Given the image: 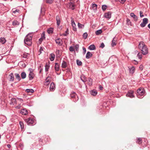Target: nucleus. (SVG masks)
Wrapping results in <instances>:
<instances>
[{
	"mask_svg": "<svg viewBox=\"0 0 150 150\" xmlns=\"http://www.w3.org/2000/svg\"><path fill=\"white\" fill-rule=\"evenodd\" d=\"M138 47L143 55H146L148 53V48L144 42H140L139 45Z\"/></svg>",
	"mask_w": 150,
	"mask_h": 150,
	"instance_id": "nucleus-1",
	"label": "nucleus"
},
{
	"mask_svg": "<svg viewBox=\"0 0 150 150\" xmlns=\"http://www.w3.org/2000/svg\"><path fill=\"white\" fill-rule=\"evenodd\" d=\"M32 37L31 34H28L25 37L24 42L25 44L28 46H30L32 45Z\"/></svg>",
	"mask_w": 150,
	"mask_h": 150,
	"instance_id": "nucleus-2",
	"label": "nucleus"
},
{
	"mask_svg": "<svg viewBox=\"0 0 150 150\" xmlns=\"http://www.w3.org/2000/svg\"><path fill=\"white\" fill-rule=\"evenodd\" d=\"M145 93V91L144 88H139L137 91V95L138 98H142V96H144Z\"/></svg>",
	"mask_w": 150,
	"mask_h": 150,
	"instance_id": "nucleus-3",
	"label": "nucleus"
},
{
	"mask_svg": "<svg viewBox=\"0 0 150 150\" xmlns=\"http://www.w3.org/2000/svg\"><path fill=\"white\" fill-rule=\"evenodd\" d=\"M70 97L72 98H74V101H76L78 100L79 98L76 93L74 92H72L70 95Z\"/></svg>",
	"mask_w": 150,
	"mask_h": 150,
	"instance_id": "nucleus-4",
	"label": "nucleus"
},
{
	"mask_svg": "<svg viewBox=\"0 0 150 150\" xmlns=\"http://www.w3.org/2000/svg\"><path fill=\"white\" fill-rule=\"evenodd\" d=\"M25 121L28 125H32L34 123V120L30 118L26 119Z\"/></svg>",
	"mask_w": 150,
	"mask_h": 150,
	"instance_id": "nucleus-5",
	"label": "nucleus"
},
{
	"mask_svg": "<svg viewBox=\"0 0 150 150\" xmlns=\"http://www.w3.org/2000/svg\"><path fill=\"white\" fill-rule=\"evenodd\" d=\"M148 23V19L147 18H144L143 19V22H142L140 24V26L142 27L143 28Z\"/></svg>",
	"mask_w": 150,
	"mask_h": 150,
	"instance_id": "nucleus-6",
	"label": "nucleus"
},
{
	"mask_svg": "<svg viewBox=\"0 0 150 150\" xmlns=\"http://www.w3.org/2000/svg\"><path fill=\"white\" fill-rule=\"evenodd\" d=\"M134 91H129L126 94V96L127 97H129L131 98H133L134 96L133 95Z\"/></svg>",
	"mask_w": 150,
	"mask_h": 150,
	"instance_id": "nucleus-7",
	"label": "nucleus"
},
{
	"mask_svg": "<svg viewBox=\"0 0 150 150\" xmlns=\"http://www.w3.org/2000/svg\"><path fill=\"white\" fill-rule=\"evenodd\" d=\"M55 85L53 82H52L50 86V90L51 91H53L55 90Z\"/></svg>",
	"mask_w": 150,
	"mask_h": 150,
	"instance_id": "nucleus-8",
	"label": "nucleus"
},
{
	"mask_svg": "<svg viewBox=\"0 0 150 150\" xmlns=\"http://www.w3.org/2000/svg\"><path fill=\"white\" fill-rule=\"evenodd\" d=\"M56 20L57 21V24L58 26H59L61 22V18L59 16H56Z\"/></svg>",
	"mask_w": 150,
	"mask_h": 150,
	"instance_id": "nucleus-9",
	"label": "nucleus"
},
{
	"mask_svg": "<svg viewBox=\"0 0 150 150\" xmlns=\"http://www.w3.org/2000/svg\"><path fill=\"white\" fill-rule=\"evenodd\" d=\"M111 13L110 11H109L107 13H105L104 16L105 18L110 19V18L111 17Z\"/></svg>",
	"mask_w": 150,
	"mask_h": 150,
	"instance_id": "nucleus-10",
	"label": "nucleus"
},
{
	"mask_svg": "<svg viewBox=\"0 0 150 150\" xmlns=\"http://www.w3.org/2000/svg\"><path fill=\"white\" fill-rule=\"evenodd\" d=\"M71 24L73 27V29L74 31H76V25L73 20H71Z\"/></svg>",
	"mask_w": 150,
	"mask_h": 150,
	"instance_id": "nucleus-11",
	"label": "nucleus"
},
{
	"mask_svg": "<svg viewBox=\"0 0 150 150\" xmlns=\"http://www.w3.org/2000/svg\"><path fill=\"white\" fill-rule=\"evenodd\" d=\"M16 100L15 98H12L11 100L10 104L11 105H14L15 104H16Z\"/></svg>",
	"mask_w": 150,
	"mask_h": 150,
	"instance_id": "nucleus-12",
	"label": "nucleus"
},
{
	"mask_svg": "<svg viewBox=\"0 0 150 150\" xmlns=\"http://www.w3.org/2000/svg\"><path fill=\"white\" fill-rule=\"evenodd\" d=\"M9 81H14V77L13 73H11L9 75Z\"/></svg>",
	"mask_w": 150,
	"mask_h": 150,
	"instance_id": "nucleus-13",
	"label": "nucleus"
},
{
	"mask_svg": "<svg viewBox=\"0 0 150 150\" xmlns=\"http://www.w3.org/2000/svg\"><path fill=\"white\" fill-rule=\"evenodd\" d=\"M93 56L92 54L90 52H88L86 55V58L88 59L91 57Z\"/></svg>",
	"mask_w": 150,
	"mask_h": 150,
	"instance_id": "nucleus-14",
	"label": "nucleus"
},
{
	"mask_svg": "<svg viewBox=\"0 0 150 150\" xmlns=\"http://www.w3.org/2000/svg\"><path fill=\"white\" fill-rule=\"evenodd\" d=\"M61 40L59 38H58L55 40L56 43L60 46L62 45V44L61 43Z\"/></svg>",
	"mask_w": 150,
	"mask_h": 150,
	"instance_id": "nucleus-15",
	"label": "nucleus"
},
{
	"mask_svg": "<svg viewBox=\"0 0 150 150\" xmlns=\"http://www.w3.org/2000/svg\"><path fill=\"white\" fill-rule=\"evenodd\" d=\"M20 112L22 115H26L27 114H28V113L27 111L25 109L22 110Z\"/></svg>",
	"mask_w": 150,
	"mask_h": 150,
	"instance_id": "nucleus-16",
	"label": "nucleus"
},
{
	"mask_svg": "<svg viewBox=\"0 0 150 150\" xmlns=\"http://www.w3.org/2000/svg\"><path fill=\"white\" fill-rule=\"evenodd\" d=\"M6 42V40L4 38H0V42L1 44H4Z\"/></svg>",
	"mask_w": 150,
	"mask_h": 150,
	"instance_id": "nucleus-17",
	"label": "nucleus"
},
{
	"mask_svg": "<svg viewBox=\"0 0 150 150\" xmlns=\"http://www.w3.org/2000/svg\"><path fill=\"white\" fill-rule=\"evenodd\" d=\"M28 76L30 80L34 78V74L33 72H30Z\"/></svg>",
	"mask_w": 150,
	"mask_h": 150,
	"instance_id": "nucleus-18",
	"label": "nucleus"
},
{
	"mask_svg": "<svg viewBox=\"0 0 150 150\" xmlns=\"http://www.w3.org/2000/svg\"><path fill=\"white\" fill-rule=\"evenodd\" d=\"M90 93L92 95L95 96L97 94V92L95 90H93L91 91Z\"/></svg>",
	"mask_w": 150,
	"mask_h": 150,
	"instance_id": "nucleus-19",
	"label": "nucleus"
},
{
	"mask_svg": "<svg viewBox=\"0 0 150 150\" xmlns=\"http://www.w3.org/2000/svg\"><path fill=\"white\" fill-rule=\"evenodd\" d=\"M53 28H50L47 30V32L48 34H51L53 33Z\"/></svg>",
	"mask_w": 150,
	"mask_h": 150,
	"instance_id": "nucleus-20",
	"label": "nucleus"
},
{
	"mask_svg": "<svg viewBox=\"0 0 150 150\" xmlns=\"http://www.w3.org/2000/svg\"><path fill=\"white\" fill-rule=\"evenodd\" d=\"M130 16L132 17L133 18H134V19L135 20L137 21V19H138L137 17V16H136L134 14V13H130Z\"/></svg>",
	"mask_w": 150,
	"mask_h": 150,
	"instance_id": "nucleus-21",
	"label": "nucleus"
},
{
	"mask_svg": "<svg viewBox=\"0 0 150 150\" xmlns=\"http://www.w3.org/2000/svg\"><path fill=\"white\" fill-rule=\"evenodd\" d=\"M88 49L90 50H94L96 49V47L94 45H91L88 47Z\"/></svg>",
	"mask_w": 150,
	"mask_h": 150,
	"instance_id": "nucleus-22",
	"label": "nucleus"
},
{
	"mask_svg": "<svg viewBox=\"0 0 150 150\" xmlns=\"http://www.w3.org/2000/svg\"><path fill=\"white\" fill-rule=\"evenodd\" d=\"M19 23L18 21L17 20H14L12 22V25L13 26L16 25H19Z\"/></svg>",
	"mask_w": 150,
	"mask_h": 150,
	"instance_id": "nucleus-23",
	"label": "nucleus"
},
{
	"mask_svg": "<svg viewBox=\"0 0 150 150\" xmlns=\"http://www.w3.org/2000/svg\"><path fill=\"white\" fill-rule=\"evenodd\" d=\"M15 76L16 79H18V81H20L21 80V78L19 74L18 73H15Z\"/></svg>",
	"mask_w": 150,
	"mask_h": 150,
	"instance_id": "nucleus-24",
	"label": "nucleus"
},
{
	"mask_svg": "<svg viewBox=\"0 0 150 150\" xmlns=\"http://www.w3.org/2000/svg\"><path fill=\"white\" fill-rule=\"evenodd\" d=\"M67 63L64 61H63L62 64V67L64 68H65L67 67Z\"/></svg>",
	"mask_w": 150,
	"mask_h": 150,
	"instance_id": "nucleus-25",
	"label": "nucleus"
},
{
	"mask_svg": "<svg viewBox=\"0 0 150 150\" xmlns=\"http://www.w3.org/2000/svg\"><path fill=\"white\" fill-rule=\"evenodd\" d=\"M21 76L22 79H24L26 77V74L24 72H23L21 73Z\"/></svg>",
	"mask_w": 150,
	"mask_h": 150,
	"instance_id": "nucleus-26",
	"label": "nucleus"
},
{
	"mask_svg": "<svg viewBox=\"0 0 150 150\" xmlns=\"http://www.w3.org/2000/svg\"><path fill=\"white\" fill-rule=\"evenodd\" d=\"M59 64L57 63H55V69L56 71H58L59 70Z\"/></svg>",
	"mask_w": 150,
	"mask_h": 150,
	"instance_id": "nucleus-27",
	"label": "nucleus"
},
{
	"mask_svg": "<svg viewBox=\"0 0 150 150\" xmlns=\"http://www.w3.org/2000/svg\"><path fill=\"white\" fill-rule=\"evenodd\" d=\"M51 57L50 58V59L51 61H53L55 58V55L53 53H52L50 54Z\"/></svg>",
	"mask_w": 150,
	"mask_h": 150,
	"instance_id": "nucleus-28",
	"label": "nucleus"
},
{
	"mask_svg": "<svg viewBox=\"0 0 150 150\" xmlns=\"http://www.w3.org/2000/svg\"><path fill=\"white\" fill-rule=\"evenodd\" d=\"M46 3L47 4H52L54 0H44Z\"/></svg>",
	"mask_w": 150,
	"mask_h": 150,
	"instance_id": "nucleus-29",
	"label": "nucleus"
},
{
	"mask_svg": "<svg viewBox=\"0 0 150 150\" xmlns=\"http://www.w3.org/2000/svg\"><path fill=\"white\" fill-rule=\"evenodd\" d=\"M129 72L131 74H133L134 72L135 68L132 67L129 69Z\"/></svg>",
	"mask_w": 150,
	"mask_h": 150,
	"instance_id": "nucleus-30",
	"label": "nucleus"
},
{
	"mask_svg": "<svg viewBox=\"0 0 150 150\" xmlns=\"http://www.w3.org/2000/svg\"><path fill=\"white\" fill-rule=\"evenodd\" d=\"M88 83L89 85L90 86L92 85V79L91 78H88Z\"/></svg>",
	"mask_w": 150,
	"mask_h": 150,
	"instance_id": "nucleus-31",
	"label": "nucleus"
},
{
	"mask_svg": "<svg viewBox=\"0 0 150 150\" xmlns=\"http://www.w3.org/2000/svg\"><path fill=\"white\" fill-rule=\"evenodd\" d=\"M26 92L28 93L34 92V90L33 89H27L25 90Z\"/></svg>",
	"mask_w": 150,
	"mask_h": 150,
	"instance_id": "nucleus-32",
	"label": "nucleus"
},
{
	"mask_svg": "<svg viewBox=\"0 0 150 150\" xmlns=\"http://www.w3.org/2000/svg\"><path fill=\"white\" fill-rule=\"evenodd\" d=\"M77 64L79 66L82 65V62H81L78 59H77L76 61Z\"/></svg>",
	"mask_w": 150,
	"mask_h": 150,
	"instance_id": "nucleus-33",
	"label": "nucleus"
},
{
	"mask_svg": "<svg viewBox=\"0 0 150 150\" xmlns=\"http://www.w3.org/2000/svg\"><path fill=\"white\" fill-rule=\"evenodd\" d=\"M102 32V31L101 29L98 30L96 32V34L97 35H99Z\"/></svg>",
	"mask_w": 150,
	"mask_h": 150,
	"instance_id": "nucleus-34",
	"label": "nucleus"
},
{
	"mask_svg": "<svg viewBox=\"0 0 150 150\" xmlns=\"http://www.w3.org/2000/svg\"><path fill=\"white\" fill-rule=\"evenodd\" d=\"M78 27L79 28H82L84 27V25L78 23Z\"/></svg>",
	"mask_w": 150,
	"mask_h": 150,
	"instance_id": "nucleus-35",
	"label": "nucleus"
},
{
	"mask_svg": "<svg viewBox=\"0 0 150 150\" xmlns=\"http://www.w3.org/2000/svg\"><path fill=\"white\" fill-rule=\"evenodd\" d=\"M29 55V54L27 53H24L23 54V57L25 58H27Z\"/></svg>",
	"mask_w": 150,
	"mask_h": 150,
	"instance_id": "nucleus-36",
	"label": "nucleus"
},
{
	"mask_svg": "<svg viewBox=\"0 0 150 150\" xmlns=\"http://www.w3.org/2000/svg\"><path fill=\"white\" fill-rule=\"evenodd\" d=\"M19 124L21 126V129H23L24 128V124H23V122L21 121L20 122Z\"/></svg>",
	"mask_w": 150,
	"mask_h": 150,
	"instance_id": "nucleus-37",
	"label": "nucleus"
},
{
	"mask_svg": "<svg viewBox=\"0 0 150 150\" xmlns=\"http://www.w3.org/2000/svg\"><path fill=\"white\" fill-rule=\"evenodd\" d=\"M107 8V6L105 5H103L102 6V9L103 11H105Z\"/></svg>",
	"mask_w": 150,
	"mask_h": 150,
	"instance_id": "nucleus-38",
	"label": "nucleus"
},
{
	"mask_svg": "<svg viewBox=\"0 0 150 150\" xmlns=\"http://www.w3.org/2000/svg\"><path fill=\"white\" fill-rule=\"evenodd\" d=\"M92 7L94 10H96L97 8V5L95 4H93L92 5Z\"/></svg>",
	"mask_w": 150,
	"mask_h": 150,
	"instance_id": "nucleus-39",
	"label": "nucleus"
},
{
	"mask_svg": "<svg viewBox=\"0 0 150 150\" xmlns=\"http://www.w3.org/2000/svg\"><path fill=\"white\" fill-rule=\"evenodd\" d=\"M115 38H114L112 41V43H111L112 46V47L116 45L115 43V40H114Z\"/></svg>",
	"mask_w": 150,
	"mask_h": 150,
	"instance_id": "nucleus-40",
	"label": "nucleus"
},
{
	"mask_svg": "<svg viewBox=\"0 0 150 150\" xmlns=\"http://www.w3.org/2000/svg\"><path fill=\"white\" fill-rule=\"evenodd\" d=\"M87 36L88 34L86 32L84 33L83 35V37L84 39H86L87 38Z\"/></svg>",
	"mask_w": 150,
	"mask_h": 150,
	"instance_id": "nucleus-41",
	"label": "nucleus"
},
{
	"mask_svg": "<svg viewBox=\"0 0 150 150\" xmlns=\"http://www.w3.org/2000/svg\"><path fill=\"white\" fill-rule=\"evenodd\" d=\"M127 23V24L129 25H131V23L130 21V20L129 19L127 18L126 20Z\"/></svg>",
	"mask_w": 150,
	"mask_h": 150,
	"instance_id": "nucleus-42",
	"label": "nucleus"
},
{
	"mask_svg": "<svg viewBox=\"0 0 150 150\" xmlns=\"http://www.w3.org/2000/svg\"><path fill=\"white\" fill-rule=\"evenodd\" d=\"M69 34V30L67 28L65 31V33L63 34V35L64 36H66Z\"/></svg>",
	"mask_w": 150,
	"mask_h": 150,
	"instance_id": "nucleus-43",
	"label": "nucleus"
},
{
	"mask_svg": "<svg viewBox=\"0 0 150 150\" xmlns=\"http://www.w3.org/2000/svg\"><path fill=\"white\" fill-rule=\"evenodd\" d=\"M49 66L48 65L46 64L45 66V71L46 72L48 71Z\"/></svg>",
	"mask_w": 150,
	"mask_h": 150,
	"instance_id": "nucleus-44",
	"label": "nucleus"
},
{
	"mask_svg": "<svg viewBox=\"0 0 150 150\" xmlns=\"http://www.w3.org/2000/svg\"><path fill=\"white\" fill-rule=\"evenodd\" d=\"M70 7L72 9L74 10V5L72 3L70 5Z\"/></svg>",
	"mask_w": 150,
	"mask_h": 150,
	"instance_id": "nucleus-45",
	"label": "nucleus"
},
{
	"mask_svg": "<svg viewBox=\"0 0 150 150\" xmlns=\"http://www.w3.org/2000/svg\"><path fill=\"white\" fill-rule=\"evenodd\" d=\"M137 142L139 144H140L142 143V139L141 138H139L137 141Z\"/></svg>",
	"mask_w": 150,
	"mask_h": 150,
	"instance_id": "nucleus-46",
	"label": "nucleus"
},
{
	"mask_svg": "<svg viewBox=\"0 0 150 150\" xmlns=\"http://www.w3.org/2000/svg\"><path fill=\"white\" fill-rule=\"evenodd\" d=\"M137 56L139 59H141L142 58V54L141 53H139L137 54Z\"/></svg>",
	"mask_w": 150,
	"mask_h": 150,
	"instance_id": "nucleus-47",
	"label": "nucleus"
},
{
	"mask_svg": "<svg viewBox=\"0 0 150 150\" xmlns=\"http://www.w3.org/2000/svg\"><path fill=\"white\" fill-rule=\"evenodd\" d=\"M43 51V48L42 47H40L39 52V53L38 54L39 55H40L42 53V51Z\"/></svg>",
	"mask_w": 150,
	"mask_h": 150,
	"instance_id": "nucleus-48",
	"label": "nucleus"
},
{
	"mask_svg": "<svg viewBox=\"0 0 150 150\" xmlns=\"http://www.w3.org/2000/svg\"><path fill=\"white\" fill-rule=\"evenodd\" d=\"M69 51L71 52H73L74 51V50L73 47L71 46L69 48Z\"/></svg>",
	"mask_w": 150,
	"mask_h": 150,
	"instance_id": "nucleus-49",
	"label": "nucleus"
},
{
	"mask_svg": "<svg viewBox=\"0 0 150 150\" xmlns=\"http://www.w3.org/2000/svg\"><path fill=\"white\" fill-rule=\"evenodd\" d=\"M83 54H85L86 52V49L84 47H83Z\"/></svg>",
	"mask_w": 150,
	"mask_h": 150,
	"instance_id": "nucleus-50",
	"label": "nucleus"
},
{
	"mask_svg": "<svg viewBox=\"0 0 150 150\" xmlns=\"http://www.w3.org/2000/svg\"><path fill=\"white\" fill-rule=\"evenodd\" d=\"M140 16L141 18L144 16V15L143 14V12L142 11H140Z\"/></svg>",
	"mask_w": 150,
	"mask_h": 150,
	"instance_id": "nucleus-51",
	"label": "nucleus"
},
{
	"mask_svg": "<svg viewBox=\"0 0 150 150\" xmlns=\"http://www.w3.org/2000/svg\"><path fill=\"white\" fill-rule=\"evenodd\" d=\"M79 47V45L76 44V45H75V47L76 51H77V50H78Z\"/></svg>",
	"mask_w": 150,
	"mask_h": 150,
	"instance_id": "nucleus-52",
	"label": "nucleus"
},
{
	"mask_svg": "<svg viewBox=\"0 0 150 150\" xmlns=\"http://www.w3.org/2000/svg\"><path fill=\"white\" fill-rule=\"evenodd\" d=\"M105 47V45H104V44L103 43V42H102L101 45H100V47H101V48H103L104 47Z\"/></svg>",
	"mask_w": 150,
	"mask_h": 150,
	"instance_id": "nucleus-53",
	"label": "nucleus"
},
{
	"mask_svg": "<svg viewBox=\"0 0 150 150\" xmlns=\"http://www.w3.org/2000/svg\"><path fill=\"white\" fill-rule=\"evenodd\" d=\"M122 4H124L125 1H126V0H118Z\"/></svg>",
	"mask_w": 150,
	"mask_h": 150,
	"instance_id": "nucleus-54",
	"label": "nucleus"
},
{
	"mask_svg": "<svg viewBox=\"0 0 150 150\" xmlns=\"http://www.w3.org/2000/svg\"><path fill=\"white\" fill-rule=\"evenodd\" d=\"M139 68L140 70H142L143 69V66L141 65L139 66Z\"/></svg>",
	"mask_w": 150,
	"mask_h": 150,
	"instance_id": "nucleus-55",
	"label": "nucleus"
},
{
	"mask_svg": "<svg viewBox=\"0 0 150 150\" xmlns=\"http://www.w3.org/2000/svg\"><path fill=\"white\" fill-rule=\"evenodd\" d=\"M19 10L18 9H16L15 11H13V12L14 13H15L16 12H19Z\"/></svg>",
	"mask_w": 150,
	"mask_h": 150,
	"instance_id": "nucleus-56",
	"label": "nucleus"
},
{
	"mask_svg": "<svg viewBox=\"0 0 150 150\" xmlns=\"http://www.w3.org/2000/svg\"><path fill=\"white\" fill-rule=\"evenodd\" d=\"M21 107V105H19L18 106L16 107V108L17 109H19Z\"/></svg>",
	"mask_w": 150,
	"mask_h": 150,
	"instance_id": "nucleus-57",
	"label": "nucleus"
},
{
	"mask_svg": "<svg viewBox=\"0 0 150 150\" xmlns=\"http://www.w3.org/2000/svg\"><path fill=\"white\" fill-rule=\"evenodd\" d=\"M48 78H47L46 79V82L47 83H48V84L50 83V81L49 79H47Z\"/></svg>",
	"mask_w": 150,
	"mask_h": 150,
	"instance_id": "nucleus-58",
	"label": "nucleus"
},
{
	"mask_svg": "<svg viewBox=\"0 0 150 150\" xmlns=\"http://www.w3.org/2000/svg\"><path fill=\"white\" fill-rule=\"evenodd\" d=\"M29 70L30 72H33V69L31 68H29Z\"/></svg>",
	"mask_w": 150,
	"mask_h": 150,
	"instance_id": "nucleus-59",
	"label": "nucleus"
},
{
	"mask_svg": "<svg viewBox=\"0 0 150 150\" xmlns=\"http://www.w3.org/2000/svg\"><path fill=\"white\" fill-rule=\"evenodd\" d=\"M56 52L57 54H59V50H57Z\"/></svg>",
	"mask_w": 150,
	"mask_h": 150,
	"instance_id": "nucleus-60",
	"label": "nucleus"
},
{
	"mask_svg": "<svg viewBox=\"0 0 150 150\" xmlns=\"http://www.w3.org/2000/svg\"><path fill=\"white\" fill-rule=\"evenodd\" d=\"M7 146L8 148H10L11 147V145L9 144H8L7 145Z\"/></svg>",
	"mask_w": 150,
	"mask_h": 150,
	"instance_id": "nucleus-61",
	"label": "nucleus"
},
{
	"mask_svg": "<svg viewBox=\"0 0 150 150\" xmlns=\"http://www.w3.org/2000/svg\"><path fill=\"white\" fill-rule=\"evenodd\" d=\"M39 141L40 142H42V139L41 138H39Z\"/></svg>",
	"mask_w": 150,
	"mask_h": 150,
	"instance_id": "nucleus-62",
	"label": "nucleus"
},
{
	"mask_svg": "<svg viewBox=\"0 0 150 150\" xmlns=\"http://www.w3.org/2000/svg\"><path fill=\"white\" fill-rule=\"evenodd\" d=\"M18 99L21 102H22V101H23V100L21 98H18Z\"/></svg>",
	"mask_w": 150,
	"mask_h": 150,
	"instance_id": "nucleus-63",
	"label": "nucleus"
},
{
	"mask_svg": "<svg viewBox=\"0 0 150 150\" xmlns=\"http://www.w3.org/2000/svg\"><path fill=\"white\" fill-rule=\"evenodd\" d=\"M148 27L149 29H150V23L148 25Z\"/></svg>",
	"mask_w": 150,
	"mask_h": 150,
	"instance_id": "nucleus-64",
	"label": "nucleus"
}]
</instances>
